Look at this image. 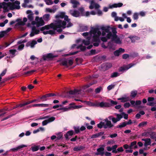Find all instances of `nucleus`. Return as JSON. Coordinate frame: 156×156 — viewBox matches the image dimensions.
<instances>
[{
	"label": "nucleus",
	"mask_w": 156,
	"mask_h": 156,
	"mask_svg": "<svg viewBox=\"0 0 156 156\" xmlns=\"http://www.w3.org/2000/svg\"><path fill=\"white\" fill-rule=\"evenodd\" d=\"M55 24L54 26V28H52L53 30H49V34L51 35L56 34L55 32L57 29L62 28L64 29L66 28V23L65 21H62L59 19H57L55 20Z\"/></svg>",
	"instance_id": "f257e3e1"
},
{
	"label": "nucleus",
	"mask_w": 156,
	"mask_h": 156,
	"mask_svg": "<svg viewBox=\"0 0 156 156\" xmlns=\"http://www.w3.org/2000/svg\"><path fill=\"white\" fill-rule=\"evenodd\" d=\"M109 101L110 103L104 102H101L100 103H97L96 107L105 108L110 107L113 105H116L118 104L117 101H114L111 99H110Z\"/></svg>",
	"instance_id": "f03ea898"
},
{
	"label": "nucleus",
	"mask_w": 156,
	"mask_h": 156,
	"mask_svg": "<svg viewBox=\"0 0 156 156\" xmlns=\"http://www.w3.org/2000/svg\"><path fill=\"white\" fill-rule=\"evenodd\" d=\"M104 121L105 122V123L102 122H101L97 124V127L98 128L101 129L103 127L105 129L110 128L114 126V125L112 123L111 121L109 120L108 119H105Z\"/></svg>",
	"instance_id": "7ed1b4c3"
},
{
	"label": "nucleus",
	"mask_w": 156,
	"mask_h": 156,
	"mask_svg": "<svg viewBox=\"0 0 156 156\" xmlns=\"http://www.w3.org/2000/svg\"><path fill=\"white\" fill-rule=\"evenodd\" d=\"M2 5L3 6V7H4V6L5 7H9L10 9L12 10L14 9H19L20 8V6L15 5L14 4L10 2L6 3L5 2H3L2 3Z\"/></svg>",
	"instance_id": "20e7f679"
},
{
	"label": "nucleus",
	"mask_w": 156,
	"mask_h": 156,
	"mask_svg": "<svg viewBox=\"0 0 156 156\" xmlns=\"http://www.w3.org/2000/svg\"><path fill=\"white\" fill-rule=\"evenodd\" d=\"M134 65L135 64L132 63L129 64L128 65H123L122 66L120 67L119 68V71L124 73L125 71L127 70Z\"/></svg>",
	"instance_id": "39448f33"
},
{
	"label": "nucleus",
	"mask_w": 156,
	"mask_h": 156,
	"mask_svg": "<svg viewBox=\"0 0 156 156\" xmlns=\"http://www.w3.org/2000/svg\"><path fill=\"white\" fill-rule=\"evenodd\" d=\"M49 105L48 104H37L33 105H28L26 107H25L23 109L24 110H26L34 107H48L49 106Z\"/></svg>",
	"instance_id": "423d86ee"
},
{
	"label": "nucleus",
	"mask_w": 156,
	"mask_h": 156,
	"mask_svg": "<svg viewBox=\"0 0 156 156\" xmlns=\"http://www.w3.org/2000/svg\"><path fill=\"white\" fill-rule=\"evenodd\" d=\"M73 64V60L71 59L67 60H64L60 64V65H62L63 66H65L67 67H68V65L69 66H72Z\"/></svg>",
	"instance_id": "0eeeda50"
},
{
	"label": "nucleus",
	"mask_w": 156,
	"mask_h": 156,
	"mask_svg": "<svg viewBox=\"0 0 156 156\" xmlns=\"http://www.w3.org/2000/svg\"><path fill=\"white\" fill-rule=\"evenodd\" d=\"M69 13L72 16L75 17H78L81 16V12L77 10H70Z\"/></svg>",
	"instance_id": "6e6552de"
},
{
	"label": "nucleus",
	"mask_w": 156,
	"mask_h": 156,
	"mask_svg": "<svg viewBox=\"0 0 156 156\" xmlns=\"http://www.w3.org/2000/svg\"><path fill=\"white\" fill-rule=\"evenodd\" d=\"M56 96V95L55 94L49 93L42 96L40 98V99L42 100V101H47L48 100V98Z\"/></svg>",
	"instance_id": "1a4fd4ad"
},
{
	"label": "nucleus",
	"mask_w": 156,
	"mask_h": 156,
	"mask_svg": "<svg viewBox=\"0 0 156 156\" xmlns=\"http://www.w3.org/2000/svg\"><path fill=\"white\" fill-rule=\"evenodd\" d=\"M97 152L95 153L96 155H101L103 156L105 154L104 148L103 147H100L97 149Z\"/></svg>",
	"instance_id": "9d476101"
},
{
	"label": "nucleus",
	"mask_w": 156,
	"mask_h": 156,
	"mask_svg": "<svg viewBox=\"0 0 156 156\" xmlns=\"http://www.w3.org/2000/svg\"><path fill=\"white\" fill-rule=\"evenodd\" d=\"M125 51L124 49L119 48L118 50H116L114 52V54L116 56H118L120 54L124 53Z\"/></svg>",
	"instance_id": "9b49d317"
},
{
	"label": "nucleus",
	"mask_w": 156,
	"mask_h": 156,
	"mask_svg": "<svg viewBox=\"0 0 156 156\" xmlns=\"http://www.w3.org/2000/svg\"><path fill=\"white\" fill-rule=\"evenodd\" d=\"M116 116V118L113 117L112 119V121L114 123H115L119 121L123 117L122 115L120 114H117Z\"/></svg>",
	"instance_id": "f8f14e48"
},
{
	"label": "nucleus",
	"mask_w": 156,
	"mask_h": 156,
	"mask_svg": "<svg viewBox=\"0 0 156 156\" xmlns=\"http://www.w3.org/2000/svg\"><path fill=\"white\" fill-rule=\"evenodd\" d=\"M79 10L81 12V16H88L90 14V12L89 11H87L86 13L84 12V9L83 7H81L79 9Z\"/></svg>",
	"instance_id": "ddd939ff"
},
{
	"label": "nucleus",
	"mask_w": 156,
	"mask_h": 156,
	"mask_svg": "<svg viewBox=\"0 0 156 156\" xmlns=\"http://www.w3.org/2000/svg\"><path fill=\"white\" fill-rule=\"evenodd\" d=\"M57 57L56 55H54L51 53L48 54L46 55H44L43 56V59L44 60H46L47 58H53Z\"/></svg>",
	"instance_id": "4468645a"
},
{
	"label": "nucleus",
	"mask_w": 156,
	"mask_h": 156,
	"mask_svg": "<svg viewBox=\"0 0 156 156\" xmlns=\"http://www.w3.org/2000/svg\"><path fill=\"white\" fill-rule=\"evenodd\" d=\"M75 134L74 131L73 130H69L64 135V136L67 140L69 139V136H72L73 135Z\"/></svg>",
	"instance_id": "2eb2a0df"
},
{
	"label": "nucleus",
	"mask_w": 156,
	"mask_h": 156,
	"mask_svg": "<svg viewBox=\"0 0 156 156\" xmlns=\"http://www.w3.org/2000/svg\"><path fill=\"white\" fill-rule=\"evenodd\" d=\"M37 43V41L34 40H33L31 42H28L26 44L27 47L30 46L31 48H33L34 45Z\"/></svg>",
	"instance_id": "dca6fc26"
},
{
	"label": "nucleus",
	"mask_w": 156,
	"mask_h": 156,
	"mask_svg": "<svg viewBox=\"0 0 156 156\" xmlns=\"http://www.w3.org/2000/svg\"><path fill=\"white\" fill-rule=\"evenodd\" d=\"M44 24V22L41 17L40 18L39 21L36 22V25L37 27L43 26Z\"/></svg>",
	"instance_id": "f3484780"
},
{
	"label": "nucleus",
	"mask_w": 156,
	"mask_h": 156,
	"mask_svg": "<svg viewBox=\"0 0 156 156\" xmlns=\"http://www.w3.org/2000/svg\"><path fill=\"white\" fill-rule=\"evenodd\" d=\"M27 147V146L25 145H20L16 148H12L10 150V151L15 152L17 151L18 150H20L22 149V148L25 147Z\"/></svg>",
	"instance_id": "a211bd4d"
},
{
	"label": "nucleus",
	"mask_w": 156,
	"mask_h": 156,
	"mask_svg": "<svg viewBox=\"0 0 156 156\" xmlns=\"http://www.w3.org/2000/svg\"><path fill=\"white\" fill-rule=\"evenodd\" d=\"M112 64L110 63H105L103 65L102 67L105 70H108L112 67Z\"/></svg>",
	"instance_id": "6ab92c4d"
},
{
	"label": "nucleus",
	"mask_w": 156,
	"mask_h": 156,
	"mask_svg": "<svg viewBox=\"0 0 156 156\" xmlns=\"http://www.w3.org/2000/svg\"><path fill=\"white\" fill-rule=\"evenodd\" d=\"M104 133V132H101L98 133H96L94 134L91 137V138H95L101 136L103 135Z\"/></svg>",
	"instance_id": "aec40b11"
},
{
	"label": "nucleus",
	"mask_w": 156,
	"mask_h": 156,
	"mask_svg": "<svg viewBox=\"0 0 156 156\" xmlns=\"http://www.w3.org/2000/svg\"><path fill=\"white\" fill-rule=\"evenodd\" d=\"M55 24V21H54V22L51 23L50 24L45 25L44 26L45 29L47 30H49L50 28H54V26Z\"/></svg>",
	"instance_id": "412c9836"
},
{
	"label": "nucleus",
	"mask_w": 156,
	"mask_h": 156,
	"mask_svg": "<svg viewBox=\"0 0 156 156\" xmlns=\"http://www.w3.org/2000/svg\"><path fill=\"white\" fill-rule=\"evenodd\" d=\"M111 27L109 26L106 27H101V29L103 31H104L106 33H108L110 32V30H111Z\"/></svg>",
	"instance_id": "4be33fe9"
},
{
	"label": "nucleus",
	"mask_w": 156,
	"mask_h": 156,
	"mask_svg": "<svg viewBox=\"0 0 156 156\" xmlns=\"http://www.w3.org/2000/svg\"><path fill=\"white\" fill-rule=\"evenodd\" d=\"M70 2L73 5V7L74 8H76L78 5L80 4L79 2L76 0H71Z\"/></svg>",
	"instance_id": "5701e85b"
},
{
	"label": "nucleus",
	"mask_w": 156,
	"mask_h": 156,
	"mask_svg": "<svg viewBox=\"0 0 156 156\" xmlns=\"http://www.w3.org/2000/svg\"><path fill=\"white\" fill-rule=\"evenodd\" d=\"M119 100H121V102H125L131 100L129 97H122L118 99Z\"/></svg>",
	"instance_id": "b1692460"
},
{
	"label": "nucleus",
	"mask_w": 156,
	"mask_h": 156,
	"mask_svg": "<svg viewBox=\"0 0 156 156\" xmlns=\"http://www.w3.org/2000/svg\"><path fill=\"white\" fill-rule=\"evenodd\" d=\"M16 22H17L18 23L16 24V25L19 26H23L25 24V23L23 22L20 19H17L16 20Z\"/></svg>",
	"instance_id": "393cba45"
},
{
	"label": "nucleus",
	"mask_w": 156,
	"mask_h": 156,
	"mask_svg": "<svg viewBox=\"0 0 156 156\" xmlns=\"http://www.w3.org/2000/svg\"><path fill=\"white\" fill-rule=\"evenodd\" d=\"M85 147L82 146H78V147H75L73 150L74 151H79L82 150H83L84 148Z\"/></svg>",
	"instance_id": "a878e982"
},
{
	"label": "nucleus",
	"mask_w": 156,
	"mask_h": 156,
	"mask_svg": "<svg viewBox=\"0 0 156 156\" xmlns=\"http://www.w3.org/2000/svg\"><path fill=\"white\" fill-rule=\"evenodd\" d=\"M87 41L83 40L82 41L83 43L85 45H88L90 44V37H87Z\"/></svg>",
	"instance_id": "bb28decb"
},
{
	"label": "nucleus",
	"mask_w": 156,
	"mask_h": 156,
	"mask_svg": "<svg viewBox=\"0 0 156 156\" xmlns=\"http://www.w3.org/2000/svg\"><path fill=\"white\" fill-rule=\"evenodd\" d=\"M65 13L64 12H61L59 14L56 15L55 16V17L56 19L60 18H61L63 19L65 16Z\"/></svg>",
	"instance_id": "cd10ccee"
},
{
	"label": "nucleus",
	"mask_w": 156,
	"mask_h": 156,
	"mask_svg": "<svg viewBox=\"0 0 156 156\" xmlns=\"http://www.w3.org/2000/svg\"><path fill=\"white\" fill-rule=\"evenodd\" d=\"M149 136L152 139L156 138V133L155 132H149Z\"/></svg>",
	"instance_id": "c85d7f7f"
},
{
	"label": "nucleus",
	"mask_w": 156,
	"mask_h": 156,
	"mask_svg": "<svg viewBox=\"0 0 156 156\" xmlns=\"http://www.w3.org/2000/svg\"><path fill=\"white\" fill-rule=\"evenodd\" d=\"M93 41L94 42H99L100 40L99 39V37L98 36H97V34L93 35Z\"/></svg>",
	"instance_id": "c756f323"
},
{
	"label": "nucleus",
	"mask_w": 156,
	"mask_h": 156,
	"mask_svg": "<svg viewBox=\"0 0 156 156\" xmlns=\"http://www.w3.org/2000/svg\"><path fill=\"white\" fill-rule=\"evenodd\" d=\"M99 29L98 28H94L90 30V33L91 34H93L94 35H97L96 34Z\"/></svg>",
	"instance_id": "7c9ffc66"
},
{
	"label": "nucleus",
	"mask_w": 156,
	"mask_h": 156,
	"mask_svg": "<svg viewBox=\"0 0 156 156\" xmlns=\"http://www.w3.org/2000/svg\"><path fill=\"white\" fill-rule=\"evenodd\" d=\"M126 122H123L122 123H120L119 125H118L116 126V127L117 128H122L125 127L126 126Z\"/></svg>",
	"instance_id": "2f4dec72"
},
{
	"label": "nucleus",
	"mask_w": 156,
	"mask_h": 156,
	"mask_svg": "<svg viewBox=\"0 0 156 156\" xmlns=\"http://www.w3.org/2000/svg\"><path fill=\"white\" fill-rule=\"evenodd\" d=\"M147 139L144 144V146L145 147H147L148 145H151V139L148 138H147Z\"/></svg>",
	"instance_id": "473e14b6"
},
{
	"label": "nucleus",
	"mask_w": 156,
	"mask_h": 156,
	"mask_svg": "<svg viewBox=\"0 0 156 156\" xmlns=\"http://www.w3.org/2000/svg\"><path fill=\"white\" fill-rule=\"evenodd\" d=\"M50 16L49 14H45L43 16V19L45 21H48L50 20Z\"/></svg>",
	"instance_id": "72a5a7b5"
},
{
	"label": "nucleus",
	"mask_w": 156,
	"mask_h": 156,
	"mask_svg": "<svg viewBox=\"0 0 156 156\" xmlns=\"http://www.w3.org/2000/svg\"><path fill=\"white\" fill-rule=\"evenodd\" d=\"M85 104L90 106H96L97 103H94L89 101H85Z\"/></svg>",
	"instance_id": "f704fd0d"
},
{
	"label": "nucleus",
	"mask_w": 156,
	"mask_h": 156,
	"mask_svg": "<svg viewBox=\"0 0 156 156\" xmlns=\"http://www.w3.org/2000/svg\"><path fill=\"white\" fill-rule=\"evenodd\" d=\"M79 91V90L74 89L73 90H70L68 93L69 94L73 95L77 93Z\"/></svg>",
	"instance_id": "c9c22d12"
},
{
	"label": "nucleus",
	"mask_w": 156,
	"mask_h": 156,
	"mask_svg": "<svg viewBox=\"0 0 156 156\" xmlns=\"http://www.w3.org/2000/svg\"><path fill=\"white\" fill-rule=\"evenodd\" d=\"M90 5L89 7V8L90 9H92L94 8V5H95V3L94 0H92L90 2Z\"/></svg>",
	"instance_id": "e433bc0d"
},
{
	"label": "nucleus",
	"mask_w": 156,
	"mask_h": 156,
	"mask_svg": "<svg viewBox=\"0 0 156 156\" xmlns=\"http://www.w3.org/2000/svg\"><path fill=\"white\" fill-rule=\"evenodd\" d=\"M137 94L136 90L132 91L131 92L130 96L132 98H134L136 97Z\"/></svg>",
	"instance_id": "4c0bfd02"
},
{
	"label": "nucleus",
	"mask_w": 156,
	"mask_h": 156,
	"mask_svg": "<svg viewBox=\"0 0 156 156\" xmlns=\"http://www.w3.org/2000/svg\"><path fill=\"white\" fill-rule=\"evenodd\" d=\"M147 123V121H144L140 122L138 125V126L141 127H143L146 125Z\"/></svg>",
	"instance_id": "58836bf2"
},
{
	"label": "nucleus",
	"mask_w": 156,
	"mask_h": 156,
	"mask_svg": "<svg viewBox=\"0 0 156 156\" xmlns=\"http://www.w3.org/2000/svg\"><path fill=\"white\" fill-rule=\"evenodd\" d=\"M119 76V74L118 72H114V73H112L111 74V75L110 76V77L111 78H114V77H116Z\"/></svg>",
	"instance_id": "ea45409f"
},
{
	"label": "nucleus",
	"mask_w": 156,
	"mask_h": 156,
	"mask_svg": "<svg viewBox=\"0 0 156 156\" xmlns=\"http://www.w3.org/2000/svg\"><path fill=\"white\" fill-rule=\"evenodd\" d=\"M39 146H35L31 147V150L33 152H34L38 151L39 149Z\"/></svg>",
	"instance_id": "a19ab883"
},
{
	"label": "nucleus",
	"mask_w": 156,
	"mask_h": 156,
	"mask_svg": "<svg viewBox=\"0 0 156 156\" xmlns=\"http://www.w3.org/2000/svg\"><path fill=\"white\" fill-rule=\"evenodd\" d=\"M32 30L34 31L35 34H39L40 30H38L37 29L36 27L34 26L32 27Z\"/></svg>",
	"instance_id": "79ce46f5"
},
{
	"label": "nucleus",
	"mask_w": 156,
	"mask_h": 156,
	"mask_svg": "<svg viewBox=\"0 0 156 156\" xmlns=\"http://www.w3.org/2000/svg\"><path fill=\"white\" fill-rule=\"evenodd\" d=\"M139 14L136 12L134 13L133 16V18L135 20H137L138 19Z\"/></svg>",
	"instance_id": "37998d69"
},
{
	"label": "nucleus",
	"mask_w": 156,
	"mask_h": 156,
	"mask_svg": "<svg viewBox=\"0 0 156 156\" xmlns=\"http://www.w3.org/2000/svg\"><path fill=\"white\" fill-rule=\"evenodd\" d=\"M33 14H30L27 16V17L29 20L30 21H32L34 19V17L33 16Z\"/></svg>",
	"instance_id": "c03bdc74"
},
{
	"label": "nucleus",
	"mask_w": 156,
	"mask_h": 156,
	"mask_svg": "<svg viewBox=\"0 0 156 156\" xmlns=\"http://www.w3.org/2000/svg\"><path fill=\"white\" fill-rule=\"evenodd\" d=\"M81 29L82 31H86L88 30V28L87 26H83L81 27Z\"/></svg>",
	"instance_id": "a18cd8bd"
},
{
	"label": "nucleus",
	"mask_w": 156,
	"mask_h": 156,
	"mask_svg": "<svg viewBox=\"0 0 156 156\" xmlns=\"http://www.w3.org/2000/svg\"><path fill=\"white\" fill-rule=\"evenodd\" d=\"M73 129L76 133H78L80 132V129L79 127H74Z\"/></svg>",
	"instance_id": "49530a36"
},
{
	"label": "nucleus",
	"mask_w": 156,
	"mask_h": 156,
	"mask_svg": "<svg viewBox=\"0 0 156 156\" xmlns=\"http://www.w3.org/2000/svg\"><path fill=\"white\" fill-rule=\"evenodd\" d=\"M62 134H61V133H59L57 135V136L56 137V141H58L62 137Z\"/></svg>",
	"instance_id": "de8ad7c7"
},
{
	"label": "nucleus",
	"mask_w": 156,
	"mask_h": 156,
	"mask_svg": "<svg viewBox=\"0 0 156 156\" xmlns=\"http://www.w3.org/2000/svg\"><path fill=\"white\" fill-rule=\"evenodd\" d=\"M55 119V118L54 117H51L48 118L47 120L48 123L51 122Z\"/></svg>",
	"instance_id": "09e8293b"
},
{
	"label": "nucleus",
	"mask_w": 156,
	"mask_h": 156,
	"mask_svg": "<svg viewBox=\"0 0 156 156\" xmlns=\"http://www.w3.org/2000/svg\"><path fill=\"white\" fill-rule=\"evenodd\" d=\"M69 109L68 108H58L56 109L57 110H62L63 112L67 111Z\"/></svg>",
	"instance_id": "8fccbe9b"
},
{
	"label": "nucleus",
	"mask_w": 156,
	"mask_h": 156,
	"mask_svg": "<svg viewBox=\"0 0 156 156\" xmlns=\"http://www.w3.org/2000/svg\"><path fill=\"white\" fill-rule=\"evenodd\" d=\"M112 34L111 32L108 33V34L106 36L108 39H110L112 37Z\"/></svg>",
	"instance_id": "3c124183"
},
{
	"label": "nucleus",
	"mask_w": 156,
	"mask_h": 156,
	"mask_svg": "<svg viewBox=\"0 0 156 156\" xmlns=\"http://www.w3.org/2000/svg\"><path fill=\"white\" fill-rule=\"evenodd\" d=\"M102 89V88L101 87H99L96 89L95 91L96 93L98 94L99 93Z\"/></svg>",
	"instance_id": "603ef678"
},
{
	"label": "nucleus",
	"mask_w": 156,
	"mask_h": 156,
	"mask_svg": "<svg viewBox=\"0 0 156 156\" xmlns=\"http://www.w3.org/2000/svg\"><path fill=\"white\" fill-rule=\"evenodd\" d=\"M117 37V35L116 34H112L111 39L112 41H114Z\"/></svg>",
	"instance_id": "864d4df0"
},
{
	"label": "nucleus",
	"mask_w": 156,
	"mask_h": 156,
	"mask_svg": "<svg viewBox=\"0 0 156 156\" xmlns=\"http://www.w3.org/2000/svg\"><path fill=\"white\" fill-rule=\"evenodd\" d=\"M7 71V69H5L1 73V74H0V76H1L2 77V76H4L6 73Z\"/></svg>",
	"instance_id": "5fc2aeb1"
},
{
	"label": "nucleus",
	"mask_w": 156,
	"mask_h": 156,
	"mask_svg": "<svg viewBox=\"0 0 156 156\" xmlns=\"http://www.w3.org/2000/svg\"><path fill=\"white\" fill-rule=\"evenodd\" d=\"M111 29L112 30V32L113 34H116L117 33V32L116 31V28L114 27H111Z\"/></svg>",
	"instance_id": "6e6d98bb"
},
{
	"label": "nucleus",
	"mask_w": 156,
	"mask_h": 156,
	"mask_svg": "<svg viewBox=\"0 0 156 156\" xmlns=\"http://www.w3.org/2000/svg\"><path fill=\"white\" fill-rule=\"evenodd\" d=\"M16 51V49H11L9 50V53L12 55H14Z\"/></svg>",
	"instance_id": "4d7b16f0"
},
{
	"label": "nucleus",
	"mask_w": 156,
	"mask_h": 156,
	"mask_svg": "<svg viewBox=\"0 0 156 156\" xmlns=\"http://www.w3.org/2000/svg\"><path fill=\"white\" fill-rule=\"evenodd\" d=\"M64 18V20L66 21H65L66 22V21H67V22H69L70 21V19L68 18V16L65 15V16Z\"/></svg>",
	"instance_id": "13d9d810"
},
{
	"label": "nucleus",
	"mask_w": 156,
	"mask_h": 156,
	"mask_svg": "<svg viewBox=\"0 0 156 156\" xmlns=\"http://www.w3.org/2000/svg\"><path fill=\"white\" fill-rule=\"evenodd\" d=\"M36 71V70H33L30 71H28L27 72H25V74H31L32 73H33L34 72H35Z\"/></svg>",
	"instance_id": "bf43d9fd"
},
{
	"label": "nucleus",
	"mask_w": 156,
	"mask_h": 156,
	"mask_svg": "<svg viewBox=\"0 0 156 156\" xmlns=\"http://www.w3.org/2000/svg\"><path fill=\"white\" fill-rule=\"evenodd\" d=\"M114 41L116 44H121L122 43L120 38L119 37H117Z\"/></svg>",
	"instance_id": "052dcab7"
},
{
	"label": "nucleus",
	"mask_w": 156,
	"mask_h": 156,
	"mask_svg": "<svg viewBox=\"0 0 156 156\" xmlns=\"http://www.w3.org/2000/svg\"><path fill=\"white\" fill-rule=\"evenodd\" d=\"M149 132H144L142 134V136H146L148 137L149 136Z\"/></svg>",
	"instance_id": "680f3d73"
},
{
	"label": "nucleus",
	"mask_w": 156,
	"mask_h": 156,
	"mask_svg": "<svg viewBox=\"0 0 156 156\" xmlns=\"http://www.w3.org/2000/svg\"><path fill=\"white\" fill-rule=\"evenodd\" d=\"M130 106V105L129 102H126L124 105V106L125 108H129Z\"/></svg>",
	"instance_id": "e2e57ef3"
},
{
	"label": "nucleus",
	"mask_w": 156,
	"mask_h": 156,
	"mask_svg": "<svg viewBox=\"0 0 156 156\" xmlns=\"http://www.w3.org/2000/svg\"><path fill=\"white\" fill-rule=\"evenodd\" d=\"M129 55L127 54H124L122 55V58L123 59H126L127 58H129Z\"/></svg>",
	"instance_id": "0e129e2a"
},
{
	"label": "nucleus",
	"mask_w": 156,
	"mask_h": 156,
	"mask_svg": "<svg viewBox=\"0 0 156 156\" xmlns=\"http://www.w3.org/2000/svg\"><path fill=\"white\" fill-rule=\"evenodd\" d=\"M155 104V103L153 102H148L147 103V105L150 106H153Z\"/></svg>",
	"instance_id": "69168bd1"
},
{
	"label": "nucleus",
	"mask_w": 156,
	"mask_h": 156,
	"mask_svg": "<svg viewBox=\"0 0 156 156\" xmlns=\"http://www.w3.org/2000/svg\"><path fill=\"white\" fill-rule=\"evenodd\" d=\"M4 31H2L0 32V38L3 37L5 34V33L3 32Z\"/></svg>",
	"instance_id": "338daca9"
},
{
	"label": "nucleus",
	"mask_w": 156,
	"mask_h": 156,
	"mask_svg": "<svg viewBox=\"0 0 156 156\" xmlns=\"http://www.w3.org/2000/svg\"><path fill=\"white\" fill-rule=\"evenodd\" d=\"M107 38L106 37H102L101 38V40L103 42H106L107 41Z\"/></svg>",
	"instance_id": "774afa93"
}]
</instances>
